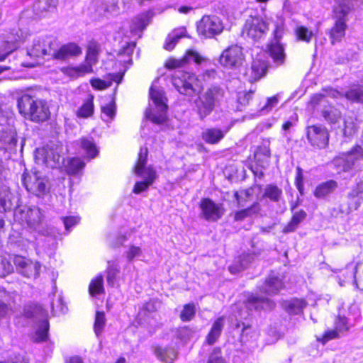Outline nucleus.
I'll return each mask as SVG.
<instances>
[{
    "label": "nucleus",
    "mask_w": 363,
    "mask_h": 363,
    "mask_svg": "<svg viewBox=\"0 0 363 363\" xmlns=\"http://www.w3.org/2000/svg\"><path fill=\"white\" fill-rule=\"evenodd\" d=\"M19 113L26 120L33 123H43L50 117L46 100L29 91L18 96L16 100Z\"/></svg>",
    "instance_id": "f257e3e1"
},
{
    "label": "nucleus",
    "mask_w": 363,
    "mask_h": 363,
    "mask_svg": "<svg viewBox=\"0 0 363 363\" xmlns=\"http://www.w3.org/2000/svg\"><path fill=\"white\" fill-rule=\"evenodd\" d=\"M224 96V90L219 86L212 85L200 94L194 101L195 110L203 120L210 115Z\"/></svg>",
    "instance_id": "f03ea898"
},
{
    "label": "nucleus",
    "mask_w": 363,
    "mask_h": 363,
    "mask_svg": "<svg viewBox=\"0 0 363 363\" xmlns=\"http://www.w3.org/2000/svg\"><path fill=\"white\" fill-rule=\"evenodd\" d=\"M23 315L27 318H33L35 320L42 319V321L35 332L34 340L37 342L45 341L48 338L49 322L45 318L47 317V313L43 308L37 303H28L24 306Z\"/></svg>",
    "instance_id": "7ed1b4c3"
},
{
    "label": "nucleus",
    "mask_w": 363,
    "mask_h": 363,
    "mask_svg": "<svg viewBox=\"0 0 363 363\" xmlns=\"http://www.w3.org/2000/svg\"><path fill=\"white\" fill-rule=\"evenodd\" d=\"M19 219L26 223L31 230L43 236L50 234V228L44 222V216L41 210L38 207L21 209L18 211Z\"/></svg>",
    "instance_id": "20e7f679"
},
{
    "label": "nucleus",
    "mask_w": 363,
    "mask_h": 363,
    "mask_svg": "<svg viewBox=\"0 0 363 363\" xmlns=\"http://www.w3.org/2000/svg\"><path fill=\"white\" fill-rule=\"evenodd\" d=\"M150 96L155 105V108L153 110L151 108L147 109L145 116L154 123L162 124L167 121L168 108L165 103L163 91L152 86L150 89Z\"/></svg>",
    "instance_id": "39448f33"
},
{
    "label": "nucleus",
    "mask_w": 363,
    "mask_h": 363,
    "mask_svg": "<svg viewBox=\"0 0 363 363\" xmlns=\"http://www.w3.org/2000/svg\"><path fill=\"white\" fill-rule=\"evenodd\" d=\"M172 82L180 94L186 96L199 92L201 89L198 77L194 74L189 72L177 71L172 77Z\"/></svg>",
    "instance_id": "423d86ee"
},
{
    "label": "nucleus",
    "mask_w": 363,
    "mask_h": 363,
    "mask_svg": "<svg viewBox=\"0 0 363 363\" xmlns=\"http://www.w3.org/2000/svg\"><path fill=\"white\" fill-rule=\"evenodd\" d=\"M22 182L28 192L37 196H43L48 191L47 177L35 169L24 172L22 175Z\"/></svg>",
    "instance_id": "0eeeda50"
},
{
    "label": "nucleus",
    "mask_w": 363,
    "mask_h": 363,
    "mask_svg": "<svg viewBox=\"0 0 363 363\" xmlns=\"http://www.w3.org/2000/svg\"><path fill=\"white\" fill-rule=\"evenodd\" d=\"M61 152L60 146L48 144L42 148L37 149L35 160L38 163L45 164L48 167L55 168L63 161Z\"/></svg>",
    "instance_id": "6e6552de"
},
{
    "label": "nucleus",
    "mask_w": 363,
    "mask_h": 363,
    "mask_svg": "<svg viewBox=\"0 0 363 363\" xmlns=\"http://www.w3.org/2000/svg\"><path fill=\"white\" fill-rule=\"evenodd\" d=\"M57 46L56 40L52 36L39 37L33 40L32 45L27 50V55L37 60L45 55H52Z\"/></svg>",
    "instance_id": "1a4fd4ad"
},
{
    "label": "nucleus",
    "mask_w": 363,
    "mask_h": 363,
    "mask_svg": "<svg viewBox=\"0 0 363 363\" xmlns=\"http://www.w3.org/2000/svg\"><path fill=\"white\" fill-rule=\"evenodd\" d=\"M268 30L269 25L262 17L250 16L245 21L242 34L253 41H258L267 34Z\"/></svg>",
    "instance_id": "9d476101"
},
{
    "label": "nucleus",
    "mask_w": 363,
    "mask_h": 363,
    "mask_svg": "<svg viewBox=\"0 0 363 363\" xmlns=\"http://www.w3.org/2000/svg\"><path fill=\"white\" fill-rule=\"evenodd\" d=\"M222 21L216 16H203L196 24L198 34L205 38H211L223 30Z\"/></svg>",
    "instance_id": "9b49d317"
},
{
    "label": "nucleus",
    "mask_w": 363,
    "mask_h": 363,
    "mask_svg": "<svg viewBox=\"0 0 363 363\" xmlns=\"http://www.w3.org/2000/svg\"><path fill=\"white\" fill-rule=\"evenodd\" d=\"M245 61L243 48L238 45H232L225 49L219 58V62L226 68H238Z\"/></svg>",
    "instance_id": "f8f14e48"
},
{
    "label": "nucleus",
    "mask_w": 363,
    "mask_h": 363,
    "mask_svg": "<svg viewBox=\"0 0 363 363\" xmlns=\"http://www.w3.org/2000/svg\"><path fill=\"white\" fill-rule=\"evenodd\" d=\"M148 150L147 147H141L138 154V158L133 171L135 174L141 177L143 181L153 184L157 179V174L155 169L150 165L146 167Z\"/></svg>",
    "instance_id": "ddd939ff"
},
{
    "label": "nucleus",
    "mask_w": 363,
    "mask_h": 363,
    "mask_svg": "<svg viewBox=\"0 0 363 363\" xmlns=\"http://www.w3.org/2000/svg\"><path fill=\"white\" fill-rule=\"evenodd\" d=\"M283 33L284 28L282 23L276 25L275 30H274V40H272L268 45L269 56L277 65H283L286 58L284 48L279 42L283 35Z\"/></svg>",
    "instance_id": "4468645a"
},
{
    "label": "nucleus",
    "mask_w": 363,
    "mask_h": 363,
    "mask_svg": "<svg viewBox=\"0 0 363 363\" xmlns=\"http://www.w3.org/2000/svg\"><path fill=\"white\" fill-rule=\"evenodd\" d=\"M201 217L210 222H216L220 219L225 213L222 203H216L208 198L201 199L199 203Z\"/></svg>",
    "instance_id": "2eb2a0df"
},
{
    "label": "nucleus",
    "mask_w": 363,
    "mask_h": 363,
    "mask_svg": "<svg viewBox=\"0 0 363 363\" xmlns=\"http://www.w3.org/2000/svg\"><path fill=\"white\" fill-rule=\"evenodd\" d=\"M363 193V183H358L347 195L346 203H341L339 211L341 213L349 214L352 211L357 210L363 201V197L359 194Z\"/></svg>",
    "instance_id": "dca6fc26"
},
{
    "label": "nucleus",
    "mask_w": 363,
    "mask_h": 363,
    "mask_svg": "<svg viewBox=\"0 0 363 363\" xmlns=\"http://www.w3.org/2000/svg\"><path fill=\"white\" fill-rule=\"evenodd\" d=\"M19 298L16 293H9L0 289V318L11 315L18 308L17 299Z\"/></svg>",
    "instance_id": "f3484780"
},
{
    "label": "nucleus",
    "mask_w": 363,
    "mask_h": 363,
    "mask_svg": "<svg viewBox=\"0 0 363 363\" xmlns=\"http://www.w3.org/2000/svg\"><path fill=\"white\" fill-rule=\"evenodd\" d=\"M307 138L311 145L318 148H324L328 144L329 133L322 125H311L307 128Z\"/></svg>",
    "instance_id": "a211bd4d"
},
{
    "label": "nucleus",
    "mask_w": 363,
    "mask_h": 363,
    "mask_svg": "<svg viewBox=\"0 0 363 363\" xmlns=\"http://www.w3.org/2000/svg\"><path fill=\"white\" fill-rule=\"evenodd\" d=\"M194 62L197 65H201L208 62V59L201 55L198 52L189 50L186 52L185 56L182 60L170 59L166 62V67L169 69L183 67L184 64Z\"/></svg>",
    "instance_id": "6ab92c4d"
},
{
    "label": "nucleus",
    "mask_w": 363,
    "mask_h": 363,
    "mask_svg": "<svg viewBox=\"0 0 363 363\" xmlns=\"http://www.w3.org/2000/svg\"><path fill=\"white\" fill-rule=\"evenodd\" d=\"M18 206V199L6 186L0 187V212L10 211Z\"/></svg>",
    "instance_id": "aec40b11"
},
{
    "label": "nucleus",
    "mask_w": 363,
    "mask_h": 363,
    "mask_svg": "<svg viewBox=\"0 0 363 363\" xmlns=\"http://www.w3.org/2000/svg\"><path fill=\"white\" fill-rule=\"evenodd\" d=\"M82 52V48L78 45L69 43L61 46L57 51H54L52 57L59 60H65L71 57H77Z\"/></svg>",
    "instance_id": "412c9836"
},
{
    "label": "nucleus",
    "mask_w": 363,
    "mask_h": 363,
    "mask_svg": "<svg viewBox=\"0 0 363 363\" xmlns=\"http://www.w3.org/2000/svg\"><path fill=\"white\" fill-rule=\"evenodd\" d=\"M352 11V5L349 0H337L333 7L332 18L333 21L347 22L348 15Z\"/></svg>",
    "instance_id": "4be33fe9"
},
{
    "label": "nucleus",
    "mask_w": 363,
    "mask_h": 363,
    "mask_svg": "<svg viewBox=\"0 0 363 363\" xmlns=\"http://www.w3.org/2000/svg\"><path fill=\"white\" fill-rule=\"evenodd\" d=\"M269 146V140H264L262 144L257 147L255 152V160L257 164L262 168L267 167L269 164V159L271 157Z\"/></svg>",
    "instance_id": "5701e85b"
},
{
    "label": "nucleus",
    "mask_w": 363,
    "mask_h": 363,
    "mask_svg": "<svg viewBox=\"0 0 363 363\" xmlns=\"http://www.w3.org/2000/svg\"><path fill=\"white\" fill-rule=\"evenodd\" d=\"M267 69V64L264 60L258 58L253 60L251 67L248 71L250 80L251 82L259 80L265 74Z\"/></svg>",
    "instance_id": "b1692460"
},
{
    "label": "nucleus",
    "mask_w": 363,
    "mask_h": 363,
    "mask_svg": "<svg viewBox=\"0 0 363 363\" xmlns=\"http://www.w3.org/2000/svg\"><path fill=\"white\" fill-rule=\"evenodd\" d=\"M274 306L275 303L270 299L255 296H250L247 302V307L250 310H272Z\"/></svg>",
    "instance_id": "393cba45"
},
{
    "label": "nucleus",
    "mask_w": 363,
    "mask_h": 363,
    "mask_svg": "<svg viewBox=\"0 0 363 363\" xmlns=\"http://www.w3.org/2000/svg\"><path fill=\"white\" fill-rule=\"evenodd\" d=\"M347 25L343 21H334L333 26L328 31L329 38L331 40V43L335 44L337 42L341 41L345 37Z\"/></svg>",
    "instance_id": "a878e982"
},
{
    "label": "nucleus",
    "mask_w": 363,
    "mask_h": 363,
    "mask_svg": "<svg viewBox=\"0 0 363 363\" xmlns=\"http://www.w3.org/2000/svg\"><path fill=\"white\" fill-rule=\"evenodd\" d=\"M338 187L335 180H328L318 185L314 191V196L318 199H323L333 194Z\"/></svg>",
    "instance_id": "bb28decb"
},
{
    "label": "nucleus",
    "mask_w": 363,
    "mask_h": 363,
    "mask_svg": "<svg viewBox=\"0 0 363 363\" xmlns=\"http://www.w3.org/2000/svg\"><path fill=\"white\" fill-rule=\"evenodd\" d=\"M17 145L16 133L10 130L4 132L0 136V149L6 151H13Z\"/></svg>",
    "instance_id": "cd10ccee"
},
{
    "label": "nucleus",
    "mask_w": 363,
    "mask_h": 363,
    "mask_svg": "<svg viewBox=\"0 0 363 363\" xmlns=\"http://www.w3.org/2000/svg\"><path fill=\"white\" fill-rule=\"evenodd\" d=\"M283 287L281 280L276 277H269L262 286V291L268 295L277 294Z\"/></svg>",
    "instance_id": "c85d7f7f"
},
{
    "label": "nucleus",
    "mask_w": 363,
    "mask_h": 363,
    "mask_svg": "<svg viewBox=\"0 0 363 363\" xmlns=\"http://www.w3.org/2000/svg\"><path fill=\"white\" fill-rule=\"evenodd\" d=\"M225 325V318L223 316L217 318L213 323L211 331L207 335L206 340L209 345L214 344L221 334V331Z\"/></svg>",
    "instance_id": "c756f323"
},
{
    "label": "nucleus",
    "mask_w": 363,
    "mask_h": 363,
    "mask_svg": "<svg viewBox=\"0 0 363 363\" xmlns=\"http://www.w3.org/2000/svg\"><path fill=\"white\" fill-rule=\"evenodd\" d=\"M186 30L185 27L174 29L169 34L164 48L169 51L173 50L178 40L186 36Z\"/></svg>",
    "instance_id": "7c9ffc66"
},
{
    "label": "nucleus",
    "mask_w": 363,
    "mask_h": 363,
    "mask_svg": "<svg viewBox=\"0 0 363 363\" xmlns=\"http://www.w3.org/2000/svg\"><path fill=\"white\" fill-rule=\"evenodd\" d=\"M333 164L337 168L339 172H349L354 165V160L348 156L347 154L343 157H339L333 161Z\"/></svg>",
    "instance_id": "2f4dec72"
},
{
    "label": "nucleus",
    "mask_w": 363,
    "mask_h": 363,
    "mask_svg": "<svg viewBox=\"0 0 363 363\" xmlns=\"http://www.w3.org/2000/svg\"><path fill=\"white\" fill-rule=\"evenodd\" d=\"M225 133L218 128H208L202 133V138L209 144L218 143L223 138Z\"/></svg>",
    "instance_id": "473e14b6"
},
{
    "label": "nucleus",
    "mask_w": 363,
    "mask_h": 363,
    "mask_svg": "<svg viewBox=\"0 0 363 363\" xmlns=\"http://www.w3.org/2000/svg\"><path fill=\"white\" fill-rule=\"evenodd\" d=\"M260 211V204L255 202L250 207L236 211L234 213V220L241 221L247 217L257 214Z\"/></svg>",
    "instance_id": "72a5a7b5"
},
{
    "label": "nucleus",
    "mask_w": 363,
    "mask_h": 363,
    "mask_svg": "<svg viewBox=\"0 0 363 363\" xmlns=\"http://www.w3.org/2000/svg\"><path fill=\"white\" fill-rule=\"evenodd\" d=\"M306 216L307 214L303 210H300L296 212L293 215L290 222L284 228L283 232L284 233L294 232L298 228L299 223L306 218Z\"/></svg>",
    "instance_id": "f704fd0d"
},
{
    "label": "nucleus",
    "mask_w": 363,
    "mask_h": 363,
    "mask_svg": "<svg viewBox=\"0 0 363 363\" xmlns=\"http://www.w3.org/2000/svg\"><path fill=\"white\" fill-rule=\"evenodd\" d=\"M282 196V190L277 185L267 184L263 193V197L269 199L272 202H279Z\"/></svg>",
    "instance_id": "c9c22d12"
},
{
    "label": "nucleus",
    "mask_w": 363,
    "mask_h": 363,
    "mask_svg": "<svg viewBox=\"0 0 363 363\" xmlns=\"http://www.w3.org/2000/svg\"><path fill=\"white\" fill-rule=\"evenodd\" d=\"M307 303L303 299L294 298L285 303L286 310L292 314H298L306 306Z\"/></svg>",
    "instance_id": "e433bc0d"
},
{
    "label": "nucleus",
    "mask_w": 363,
    "mask_h": 363,
    "mask_svg": "<svg viewBox=\"0 0 363 363\" xmlns=\"http://www.w3.org/2000/svg\"><path fill=\"white\" fill-rule=\"evenodd\" d=\"M345 97L352 101L363 104V88L359 86H353L345 93Z\"/></svg>",
    "instance_id": "4c0bfd02"
},
{
    "label": "nucleus",
    "mask_w": 363,
    "mask_h": 363,
    "mask_svg": "<svg viewBox=\"0 0 363 363\" xmlns=\"http://www.w3.org/2000/svg\"><path fill=\"white\" fill-rule=\"evenodd\" d=\"M91 72H93L92 66L86 61L78 67L66 69V73L73 77H80Z\"/></svg>",
    "instance_id": "58836bf2"
},
{
    "label": "nucleus",
    "mask_w": 363,
    "mask_h": 363,
    "mask_svg": "<svg viewBox=\"0 0 363 363\" xmlns=\"http://www.w3.org/2000/svg\"><path fill=\"white\" fill-rule=\"evenodd\" d=\"M155 354L159 359L164 362H167L168 360L172 362L177 358V352L172 348L157 347L155 349Z\"/></svg>",
    "instance_id": "ea45409f"
},
{
    "label": "nucleus",
    "mask_w": 363,
    "mask_h": 363,
    "mask_svg": "<svg viewBox=\"0 0 363 363\" xmlns=\"http://www.w3.org/2000/svg\"><path fill=\"white\" fill-rule=\"evenodd\" d=\"M104 278L102 275H98L94 279H93L89 287V292L91 296H94L96 295L104 294Z\"/></svg>",
    "instance_id": "a19ab883"
},
{
    "label": "nucleus",
    "mask_w": 363,
    "mask_h": 363,
    "mask_svg": "<svg viewBox=\"0 0 363 363\" xmlns=\"http://www.w3.org/2000/svg\"><path fill=\"white\" fill-rule=\"evenodd\" d=\"M81 147L86 152L87 157L90 159L95 157L99 152L96 145L91 139L82 138Z\"/></svg>",
    "instance_id": "79ce46f5"
},
{
    "label": "nucleus",
    "mask_w": 363,
    "mask_h": 363,
    "mask_svg": "<svg viewBox=\"0 0 363 363\" xmlns=\"http://www.w3.org/2000/svg\"><path fill=\"white\" fill-rule=\"evenodd\" d=\"M94 113L93 96L86 101L83 105L78 109L77 116L80 118H88Z\"/></svg>",
    "instance_id": "37998d69"
},
{
    "label": "nucleus",
    "mask_w": 363,
    "mask_h": 363,
    "mask_svg": "<svg viewBox=\"0 0 363 363\" xmlns=\"http://www.w3.org/2000/svg\"><path fill=\"white\" fill-rule=\"evenodd\" d=\"M40 268V265L38 262H33L30 260L26 267L21 271V274L28 278L35 277L39 273Z\"/></svg>",
    "instance_id": "c03bdc74"
},
{
    "label": "nucleus",
    "mask_w": 363,
    "mask_h": 363,
    "mask_svg": "<svg viewBox=\"0 0 363 363\" xmlns=\"http://www.w3.org/2000/svg\"><path fill=\"white\" fill-rule=\"evenodd\" d=\"M196 313L195 305L194 303H188L184 306L180 313V318L184 322L190 321L193 319Z\"/></svg>",
    "instance_id": "a18cd8bd"
},
{
    "label": "nucleus",
    "mask_w": 363,
    "mask_h": 363,
    "mask_svg": "<svg viewBox=\"0 0 363 363\" xmlns=\"http://www.w3.org/2000/svg\"><path fill=\"white\" fill-rule=\"evenodd\" d=\"M344 124L345 126L343 129V133L345 136H352L357 133V125L354 122V119L352 117H346L344 121Z\"/></svg>",
    "instance_id": "49530a36"
},
{
    "label": "nucleus",
    "mask_w": 363,
    "mask_h": 363,
    "mask_svg": "<svg viewBox=\"0 0 363 363\" xmlns=\"http://www.w3.org/2000/svg\"><path fill=\"white\" fill-rule=\"evenodd\" d=\"M85 166V163L79 158L70 160L67 165V172L69 174H76Z\"/></svg>",
    "instance_id": "de8ad7c7"
},
{
    "label": "nucleus",
    "mask_w": 363,
    "mask_h": 363,
    "mask_svg": "<svg viewBox=\"0 0 363 363\" xmlns=\"http://www.w3.org/2000/svg\"><path fill=\"white\" fill-rule=\"evenodd\" d=\"M323 118L330 123H335L340 118V112L333 107L323 111Z\"/></svg>",
    "instance_id": "09e8293b"
},
{
    "label": "nucleus",
    "mask_w": 363,
    "mask_h": 363,
    "mask_svg": "<svg viewBox=\"0 0 363 363\" xmlns=\"http://www.w3.org/2000/svg\"><path fill=\"white\" fill-rule=\"evenodd\" d=\"M295 33L298 40L307 43L311 40L313 35L311 30H309L306 27L303 26H297Z\"/></svg>",
    "instance_id": "8fccbe9b"
},
{
    "label": "nucleus",
    "mask_w": 363,
    "mask_h": 363,
    "mask_svg": "<svg viewBox=\"0 0 363 363\" xmlns=\"http://www.w3.org/2000/svg\"><path fill=\"white\" fill-rule=\"evenodd\" d=\"M149 21L147 15H140L138 16H136L133 20V30H144L146 26L148 25Z\"/></svg>",
    "instance_id": "3c124183"
},
{
    "label": "nucleus",
    "mask_w": 363,
    "mask_h": 363,
    "mask_svg": "<svg viewBox=\"0 0 363 363\" xmlns=\"http://www.w3.org/2000/svg\"><path fill=\"white\" fill-rule=\"evenodd\" d=\"M16 45L12 41H5L0 47V62L4 61L15 49Z\"/></svg>",
    "instance_id": "603ef678"
},
{
    "label": "nucleus",
    "mask_w": 363,
    "mask_h": 363,
    "mask_svg": "<svg viewBox=\"0 0 363 363\" xmlns=\"http://www.w3.org/2000/svg\"><path fill=\"white\" fill-rule=\"evenodd\" d=\"M106 318L104 312H96L94 322V332L99 336L105 326Z\"/></svg>",
    "instance_id": "864d4df0"
},
{
    "label": "nucleus",
    "mask_w": 363,
    "mask_h": 363,
    "mask_svg": "<svg viewBox=\"0 0 363 363\" xmlns=\"http://www.w3.org/2000/svg\"><path fill=\"white\" fill-rule=\"evenodd\" d=\"M13 272L11 262L6 258H0V277H4Z\"/></svg>",
    "instance_id": "5fc2aeb1"
},
{
    "label": "nucleus",
    "mask_w": 363,
    "mask_h": 363,
    "mask_svg": "<svg viewBox=\"0 0 363 363\" xmlns=\"http://www.w3.org/2000/svg\"><path fill=\"white\" fill-rule=\"evenodd\" d=\"M58 3V0L40 1L34 4V8L43 9L44 11H50L53 10Z\"/></svg>",
    "instance_id": "6e6d98bb"
},
{
    "label": "nucleus",
    "mask_w": 363,
    "mask_h": 363,
    "mask_svg": "<svg viewBox=\"0 0 363 363\" xmlns=\"http://www.w3.org/2000/svg\"><path fill=\"white\" fill-rule=\"evenodd\" d=\"M125 255L128 261L131 262L135 258H139L142 255V250L139 247L130 245Z\"/></svg>",
    "instance_id": "4d7b16f0"
},
{
    "label": "nucleus",
    "mask_w": 363,
    "mask_h": 363,
    "mask_svg": "<svg viewBox=\"0 0 363 363\" xmlns=\"http://www.w3.org/2000/svg\"><path fill=\"white\" fill-rule=\"evenodd\" d=\"M206 363H226L225 360L222 356L221 350L218 348H215L210 354Z\"/></svg>",
    "instance_id": "13d9d810"
},
{
    "label": "nucleus",
    "mask_w": 363,
    "mask_h": 363,
    "mask_svg": "<svg viewBox=\"0 0 363 363\" xmlns=\"http://www.w3.org/2000/svg\"><path fill=\"white\" fill-rule=\"evenodd\" d=\"M253 257H254L252 255H243L241 258L240 267L238 269H237L234 266H230V267H229L230 272L233 274H235L240 270H242L243 269H245L247 267L248 263L252 262V260L253 259Z\"/></svg>",
    "instance_id": "bf43d9fd"
},
{
    "label": "nucleus",
    "mask_w": 363,
    "mask_h": 363,
    "mask_svg": "<svg viewBox=\"0 0 363 363\" xmlns=\"http://www.w3.org/2000/svg\"><path fill=\"white\" fill-rule=\"evenodd\" d=\"M279 96L275 95L267 99V103L261 108V111L268 113L272 110L279 103Z\"/></svg>",
    "instance_id": "052dcab7"
},
{
    "label": "nucleus",
    "mask_w": 363,
    "mask_h": 363,
    "mask_svg": "<svg viewBox=\"0 0 363 363\" xmlns=\"http://www.w3.org/2000/svg\"><path fill=\"white\" fill-rule=\"evenodd\" d=\"M118 272L119 270L113 266L108 267L106 280L109 286H114L115 280Z\"/></svg>",
    "instance_id": "680f3d73"
},
{
    "label": "nucleus",
    "mask_w": 363,
    "mask_h": 363,
    "mask_svg": "<svg viewBox=\"0 0 363 363\" xmlns=\"http://www.w3.org/2000/svg\"><path fill=\"white\" fill-rule=\"evenodd\" d=\"M295 184L300 192V194L302 195L303 194V172L301 167H297L296 168V175L295 178Z\"/></svg>",
    "instance_id": "e2e57ef3"
},
{
    "label": "nucleus",
    "mask_w": 363,
    "mask_h": 363,
    "mask_svg": "<svg viewBox=\"0 0 363 363\" xmlns=\"http://www.w3.org/2000/svg\"><path fill=\"white\" fill-rule=\"evenodd\" d=\"M339 333L340 332L335 328L334 330L326 331L323 335L322 338H318V341H320L322 343L325 344L330 340L338 338Z\"/></svg>",
    "instance_id": "0e129e2a"
},
{
    "label": "nucleus",
    "mask_w": 363,
    "mask_h": 363,
    "mask_svg": "<svg viewBox=\"0 0 363 363\" xmlns=\"http://www.w3.org/2000/svg\"><path fill=\"white\" fill-rule=\"evenodd\" d=\"M152 185L151 182H148L146 181H140L135 183L133 192L135 194H139L145 191H146L149 186Z\"/></svg>",
    "instance_id": "69168bd1"
},
{
    "label": "nucleus",
    "mask_w": 363,
    "mask_h": 363,
    "mask_svg": "<svg viewBox=\"0 0 363 363\" xmlns=\"http://www.w3.org/2000/svg\"><path fill=\"white\" fill-rule=\"evenodd\" d=\"M118 9V3L116 1L108 0L106 2L104 11V13H116Z\"/></svg>",
    "instance_id": "338daca9"
},
{
    "label": "nucleus",
    "mask_w": 363,
    "mask_h": 363,
    "mask_svg": "<svg viewBox=\"0 0 363 363\" xmlns=\"http://www.w3.org/2000/svg\"><path fill=\"white\" fill-rule=\"evenodd\" d=\"M347 154L354 160L355 163L357 160L363 158V148L359 145H357Z\"/></svg>",
    "instance_id": "774afa93"
}]
</instances>
